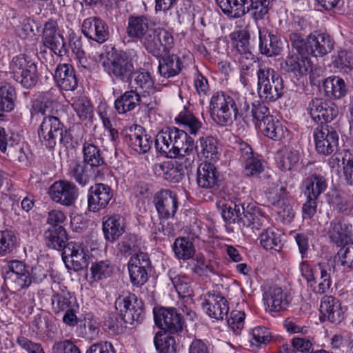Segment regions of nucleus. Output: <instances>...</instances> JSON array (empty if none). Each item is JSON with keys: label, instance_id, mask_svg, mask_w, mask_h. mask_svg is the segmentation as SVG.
Returning <instances> with one entry per match:
<instances>
[{"label": "nucleus", "instance_id": "f257e3e1", "mask_svg": "<svg viewBox=\"0 0 353 353\" xmlns=\"http://www.w3.org/2000/svg\"><path fill=\"white\" fill-rule=\"evenodd\" d=\"M250 101L246 94L239 92L214 93L210 99L209 112L212 120L221 126L229 125L238 119L249 115Z\"/></svg>", "mask_w": 353, "mask_h": 353}, {"label": "nucleus", "instance_id": "f03ea898", "mask_svg": "<svg viewBox=\"0 0 353 353\" xmlns=\"http://www.w3.org/2000/svg\"><path fill=\"white\" fill-rule=\"evenodd\" d=\"M221 215L228 223L237 224L243 235L247 237H252L267 221L261 209L254 203L245 206V203L238 198L223 204Z\"/></svg>", "mask_w": 353, "mask_h": 353}, {"label": "nucleus", "instance_id": "7ed1b4c3", "mask_svg": "<svg viewBox=\"0 0 353 353\" xmlns=\"http://www.w3.org/2000/svg\"><path fill=\"white\" fill-rule=\"evenodd\" d=\"M4 268L5 282L15 290L28 288L32 283H41L47 275L41 265L30 267L19 260L8 261Z\"/></svg>", "mask_w": 353, "mask_h": 353}, {"label": "nucleus", "instance_id": "20e7f679", "mask_svg": "<svg viewBox=\"0 0 353 353\" xmlns=\"http://www.w3.org/2000/svg\"><path fill=\"white\" fill-rule=\"evenodd\" d=\"M256 73L257 92L261 99L266 102H274L283 95V78L274 69L265 65H259Z\"/></svg>", "mask_w": 353, "mask_h": 353}, {"label": "nucleus", "instance_id": "39448f33", "mask_svg": "<svg viewBox=\"0 0 353 353\" xmlns=\"http://www.w3.org/2000/svg\"><path fill=\"white\" fill-rule=\"evenodd\" d=\"M104 70L112 78L131 83L134 74L132 57L127 52L112 48L102 62Z\"/></svg>", "mask_w": 353, "mask_h": 353}, {"label": "nucleus", "instance_id": "423d86ee", "mask_svg": "<svg viewBox=\"0 0 353 353\" xmlns=\"http://www.w3.org/2000/svg\"><path fill=\"white\" fill-rule=\"evenodd\" d=\"M42 143L50 150L54 149L57 141L67 146L72 141V135L55 114L44 116L38 130Z\"/></svg>", "mask_w": 353, "mask_h": 353}, {"label": "nucleus", "instance_id": "0eeeda50", "mask_svg": "<svg viewBox=\"0 0 353 353\" xmlns=\"http://www.w3.org/2000/svg\"><path fill=\"white\" fill-rule=\"evenodd\" d=\"M11 77L26 88L36 85L39 73L36 63L25 54L14 57L9 65Z\"/></svg>", "mask_w": 353, "mask_h": 353}, {"label": "nucleus", "instance_id": "6e6552de", "mask_svg": "<svg viewBox=\"0 0 353 353\" xmlns=\"http://www.w3.org/2000/svg\"><path fill=\"white\" fill-rule=\"evenodd\" d=\"M114 304L125 323L140 324L144 320V304L134 294H123L116 299Z\"/></svg>", "mask_w": 353, "mask_h": 353}, {"label": "nucleus", "instance_id": "1a4fd4ad", "mask_svg": "<svg viewBox=\"0 0 353 353\" xmlns=\"http://www.w3.org/2000/svg\"><path fill=\"white\" fill-rule=\"evenodd\" d=\"M153 314L155 325L165 332L178 333L185 326L182 314L175 307H154Z\"/></svg>", "mask_w": 353, "mask_h": 353}, {"label": "nucleus", "instance_id": "9d476101", "mask_svg": "<svg viewBox=\"0 0 353 353\" xmlns=\"http://www.w3.org/2000/svg\"><path fill=\"white\" fill-rule=\"evenodd\" d=\"M306 111L314 122L321 124L331 122L339 114L338 107L334 102L321 98L310 100Z\"/></svg>", "mask_w": 353, "mask_h": 353}, {"label": "nucleus", "instance_id": "9b49d317", "mask_svg": "<svg viewBox=\"0 0 353 353\" xmlns=\"http://www.w3.org/2000/svg\"><path fill=\"white\" fill-rule=\"evenodd\" d=\"M128 268L132 285L141 287L148 281L151 271L148 254L145 252L134 254L128 263Z\"/></svg>", "mask_w": 353, "mask_h": 353}, {"label": "nucleus", "instance_id": "f8f14e48", "mask_svg": "<svg viewBox=\"0 0 353 353\" xmlns=\"http://www.w3.org/2000/svg\"><path fill=\"white\" fill-rule=\"evenodd\" d=\"M52 200L66 207L74 205L79 197V188L72 181L59 180L55 181L49 189Z\"/></svg>", "mask_w": 353, "mask_h": 353}, {"label": "nucleus", "instance_id": "ddd939ff", "mask_svg": "<svg viewBox=\"0 0 353 353\" xmlns=\"http://www.w3.org/2000/svg\"><path fill=\"white\" fill-rule=\"evenodd\" d=\"M316 150L319 154L327 156L336 148L339 136L331 126L324 124L318 126L314 131Z\"/></svg>", "mask_w": 353, "mask_h": 353}, {"label": "nucleus", "instance_id": "4468645a", "mask_svg": "<svg viewBox=\"0 0 353 353\" xmlns=\"http://www.w3.org/2000/svg\"><path fill=\"white\" fill-rule=\"evenodd\" d=\"M202 307L211 318L216 320L227 319L229 305L227 299L219 292L210 291L204 295Z\"/></svg>", "mask_w": 353, "mask_h": 353}, {"label": "nucleus", "instance_id": "2eb2a0df", "mask_svg": "<svg viewBox=\"0 0 353 353\" xmlns=\"http://www.w3.org/2000/svg\"><path fill=\"white\" fill-rule=\"evenodd\" d=\"M153 203L159 218L166 220L174 216L179 207L176 193L168 189L158 191L154 196Z\"/></svg>", "mask_w": 353, "mask_h": 353}, {"label": "nucleus", "instance_id": "dca6fc26", "mask_svg": "<svg viewBox=\"0 0 353 353\" xmlns=\"http://www.w3.org/2000/svg\"><path fill=\"white\" fill-rule=\"evenodd\" d=\"M42 42L44 48H48L52 52L63 57L68 53V48L63 37L57 32V23L52 21L46 23Z\"/></svg>", "mask_w": 353, "mask_h": 353}, {"label": "nucleus", "instance_id": "f3484780", "mask_svg": "<svg viewBox=\"0 0 353 353\" xmlns=\"http://www.w3.org/2000/svg\"><path fill=\"white\" fill-rule=\"evenodd\" d=\"M113 196L111 188L104 183H95L89 188L88 208L90 212H97L104 209Z\"/></svg>", "mask_w": 353, "mask_h": 353}, {"label": "nucleus", "instance_id": "a211bd4d", "mask_svg": "<svg viewBox=\"0 0 353 353\" xmlns=\"http://www.w3.org/2000/svg\"><path fill=\"white\" fill-rule=\"evenodd\" d=\"M82 32L88 39L99 43L105 42L110 36L108 25L103 20L97 17H90L83 21Z\"/></svg>", "mask_w": 353, "mask_h": 353}, {"label": "nucleus", "instance_id": "6ab92c4d", "mask_svg": "<svg viewBox=\"0 0 353 353\" xmlns=\"http://www.w3.org/2000/svg\"><path fill=\"white\" fill-rule=\"evenodd\" d=\"M334 44L335 42L330 34L314 31L308 35V56L322 57L334 50Z\"/></svg>", "mask_w": 353, "mask_h": 353}, {"label": "nucleus", "instance_id": "aec40b11", "mask_svg": "<svg viewBox=\"0 0 353 353\" xmlns=\"http://www.w3.org/2000/svg\"><path fill=\"white\" fill-rule=\"evenodd\" d=\"M88 252L82 243L71 241L63 248L62 258L68 268V263H70L74 271L78 272L87 265Z\"/></svg>", "mask_w": 353, "mask_h": 353}, {"label": "nucleus", "instance_id": "412c9836", "mask_svg": "<svg viewBox=\"0 0 353 353\" xmlns=\"http://www.w3.org/2000/svg\"><path fill=\"white\" fill-rule=\"evenodd\" d=\"M319 312L321 321L327 320L338 324L344 319V312L340 301L331 295H325L321 298Z\"/></svg>", "mask_w": 353, "mask_h": 353}, {"label": "nucleus", "instance_id": "4be33fe9", "mask_svg": "<svg viewBox=\"0 0 353 353\" xmlns=\"http://www.w3.org/2000/svg\"><path fill=\"white\" fill-rule=\"evenodd\" d=\"M263 300L266 309L271 312H281L288 309L290 305L288 295L283 290L274 285L263 294Z\"/></svg>", "mask_w": 353, "mask_h": 353}, {"label": "nucleus", "instance_id": "5701e85b", "mask_svg": "<svg viewBox=\"0 0 353 353\" xmlns=\"http://www.w3.org/2000/svg\"><path fill=\"white\" fill-rule=\"evenodd\" d=\"M102 230L104 239L110 243H114L125 232V219L119 214L105 216L102 220Z\"/></svg>", "mask_w": 353, "mask_h": 353}, {"label": "nucleus", "instance_id": "b1692460", "mask_svg": "<svg viewBox=\"0 0 353 353\" xmlns=\"http://www.w3.org/2000/svg\"><path fill=\"white\" fill-rule=\"evenodd\" d=\"M220 174L216 166L210 162L204 161L197 168L196 182L203 189H214L219 185Z\"/></svg>", "mask_w": 353, "mask_h": 353}, {"label": "nucleus", "instance_id": "393cba45", "mask_svg": "<svg viewBox=\"0 0 353 353\" xmlns=\"http://www.w3.org/2000/svg\"><path fill=\"white\" fill-rule=\"evenodd\" d=\"M259 50L261 54L267 57L279 54L282 50V41L276 35L268 28H263L259 30Z\"/></svg>", "mask_w": 353, "mask_h": 353}, {"label": "nucleus", "instance_id": "a878e982", "mask_svg": "<svg viewBox=\"0 0 353 353\" xmlns=\"http://www.w3.org/2000/svg\"><path fill=\"white\" fill-rule=\"evenodd\" d=\"M54 79L60 89L73 91L78 85L73 67L67 63L59 64L53 74Z\"/></svg>", "mask_w": 353, "mask_h": 353}, {"label": "nucleus", "instance_id": "bb28decb", "mask_svg": "<svg viewBox=\"0 0 353 353\" xmlns=\"http://www.w3.org/2000/svg\"><path fill=\"white\" fill-rule=\"evenodd\" d=\"M292 28L288 31V37L292 48L301 56H308V35L305 38V35L299 32L303 30V21H294L292 23Z\"/></svg>", "mask_w": 353, "mask_h": 353}, {"label": "nucleus", "instance_id": "cd10ccee", "mask_svg": "<svg viewBox=\"0 0 353 353\" xmlns=\"http://www.w3.org/2000/svg\"><path fill=\"white\" fill-rule=\"evenodd\" d=\"M153 171L157 176L172 183H179L183 177L181 165H174L170 161L155 163L153 166Z\"/></svg>", "mask_w": 353, "mask_h": 353}, {"label": "nucleus", "instance_id": "c85d7f7f", "mask_svg": "<svg viewBox=\"0 0 353 353\" xmlns=\"http://www.w3.org/2000/svg\"><path fill=\"white\" fill-rule=\"evenodd\" d=\"M301 154L292 148H285L277 153L276 165L283 172H293L297 170Z\"/></svg>", "mask_w": 353, "mask_h": 353}, {"label": "nucleus", "instance_id": "c756f323", "mask_svg": "<svg viewBox=\"0 0 353 353\" xmlns=\"http://www.w3.org/2000/svg\"><path fill=\"white\" fill-rule=\"evenodd\" d=\"M311 64L308 56L299 57L294 54L287 57L282 68L288 72H292L295 77H301L311 69Z\"/></svg>", "mask_w": 353, "mask_h": 353}, {"label": "nucleus", "instance_id": "7c9ffc66", "mask_svg": "<svg viewBox=\"0 0 353 353\" xmlns=\"http://www.w3.org/2000/svg\"><path fill=\"white\" fill-rule=\"evenodd\" d=\"M158 71L161 77L170 78L178 75L183 68V63L176 54L159 57Z\"/></svg>", "mask_w": 353, "mask_h": 353}, {"label": "nucleus", "instance_id": "2f4dec72", "mask_svg": "<svg viewBox=\"0 0 353 353\" xmlns=\"http://www.w3.org/2000/svg\"><path fill=\"white\" fill-rule=\"evenodd\" d=\"M44 238L48 248L57 250H63L68 240L67 232L61 225L50 227L45 232Z\"/></svg>", "mask_w": 353, "mask_h": 353}, {"label": "nucleus", "instance_id": "473e14b6", "mask_svg": "<svg viewBox=\"0 0 353 353\" xmlns=\"http://www.w3.org/2000/svg\"><path fill=\"white\" fill-rule=\"evenodd\" d=\"M351 228L352 225L334 220L330 223L327 233L332 242L337 246H343L347 244L351 236Z\"/></svg>", "mask_w": 353, "mask_h": 353}, {"label": "nucleus", "instance_id": "72a5a7b5", "mask_svg": "<svg viewBox=\"0 0 353 353\" xmlns=\"http://www.w3.org/2000/svg\"><path fill=\"white\" fill-rule=\"evenodd\" d=\"M326 188L327 181L325 177L321 174H314L303 180L302 192L305 196L319 199Z\"/></svg>", "mask_w": 353, "mask_h": 353}, {"label": "nucleus", "instance_id": "f704fd0d", "mask_svg": "<svg viewBox=\"0 0 353 353\" xmlns=\"http://www.w3.org/2000/svg\"><path fill=\"white\" fill-rule=\"evenodd\" d=\"M61 94L58 88H51L49 90L41 94V103L38 112L43 116L55 114L57 112V107L59 106L58 100Z\"/></svg>", "mask_w": 353, "mask_h": 353}, {"label": "nucleus", "instance_id": "c9c22d12", "mask_svg": "<svg viewBox=\"0 0 353 353\" xmlns=\"http://www.w3.org/2000/svg\"><path fill=\"white\" fill-rule=\"evenodd\" d=\"M245 4L243 5L241 13L237 17L241 18L250 11L252 12V18L255 21L262 20L268 13L270 8V3L273 0H245Z\"/></svg>", "mask_w": 353, "mask_h": 353}, {"label": "nucleus", "instance_id": "e433bc0d", "mask_svg": "<svg viewBox=\"0 0 353 353\" xmlns=\"http://www.w3.org/2000/svg\"><path fill=\"white\" fill-rule=\"evenodd\" d=\"M147 15H131L128 18L127 33L130 38L141 39L150 30Z\"/></svg>", "mask_w": 353, "mask_h": 353}, {"label": "nucleus", "instance_id": "4c0bfd02", "mask_svg": "<svg viewBox=\"0 0 353 353\" xmlns=\"http://www.w3.org/2000/svg\"><path fill=\"white\" fill-rule=\"evenodd\" d=\"M83 161L92 168H102L105 166V160L100 148L91 141H85L82 148Z\"/></svg>", "mask_w": 353, "mask_h": 353}, {"label": "nucleus", "instance_id": "58836bf2", "mask_svg": "<svg viewBox=\"0 0 353 353\" xmlns=\"http://www.w3.org/2000/svg\"><path fill=\"white\" fill-rule=\"evenodd\" d=\"M135 130L134 132L128 135V143L136 152L140 154L146 153L150 150L152 144L151 137L145 134L143 128L140 126L137 127Z\"/></svg>", "mask_w": 353, "mask_h": 353}, {"label": "nucleus", "instance_id": "ea45409f", "mask_svg": "<svg viewBox=\"0 0 353 353\" xmlns=\"http://www.w3.org/2000/svg\"><path fill=\"white\" fill-rule=\"evenodd\" d=\"M196 151L210 161L219 159L218 141L212 136L201 137L196 141Z\"/></svg>", "mask_w": 353, "mask_h": 353}, {"label": "nucleus", "instance_id": "a19ab883", "mask_svg": "<svg viewBox=\"0 0 353 353\" xmlns=\"http://www.w3.org/2000/svg\"><path fill=\"white\" fill-rule=\"evenodd\" d=\"M67 174L71 180L74 181L81 187L87 185L91 178L90 169L81 161L71 163Z\"/></svg>", "mask_w": 353, "mask_h": 353}, {"label": "nucleus", "instance_id": "79ce46f5", "mask_svg": "<svg viewBox=\"0 0 353 353\" xmlns=\"http://www.w3.org/2000/svg\"><path fill=\"white\" fill-rule=\"evenodd\" d=\"M172 248L175 257L179 261H186L190 260L196 254V249L193 242L186 237L176 238Z\"/></svg>", "mask_w": 353, "mask_h": 353}, {"label": "nucleus", "instance_id": "37998d69", "mask_svg": "<svg viewBox=\"0 0 353 353\" xmlns=\"http://www.w3.org/2000/svg\"><path fill=\"white\" fill-rule=\"evenodd\" d=\"M139 93L136 90L125 91L120 96H117L114 101V108L119 114H125L133 110L138 106Z\"/></svg>", "mask_w": 353, "mask_h": 353}, {"label": "nucleus", "instance_id": "c03bdc74", "mask_svg": "<svg viewBox=\"0 0 353 353\" xmlns=\"http://www.w3.org/2000/svg\"><path fill=\"white\" fill-rule=\"evenodd\" d=\"M325 94L336 99L343 97L347 92L346 85L343 79L339 77H330L325 79L323 84Z\"/></svg>", "mask_w": 353, "mask_h": 353}, {"label": "nucleus", "instance_id": "a18cd8bd", "mask_svg": "<svg viewBox=\"0 0 353 353\" xmlns=\"http://www.w3.org/2000/svg\"><path fill=\"white\" fill-rule=\"evenodd\" d=\"M191 271L199 276L208 277L210 274H216V271L211 260L207 259L203 254H195L191 259Z\"/></svg>", "mask_w": 353, "mask_h": 353}, {"label": "nucleus", "instance_id": "49530a36", "mask_svg": "<svg viewBox=\"0 0 353 353\" xmlns=\"http://www.w3.org/2000/svg\"><path fill=\"white\" fill-rule=\"evenodd\" d=\"M242 165L245 176L248 177H259L264 181V183H269L271 174L268 172H264L263 163L258 157H255Z\"/></svg>", "mask_w": 353, "mask_h": 353}, {"label": "nucleus", "instance_id": "de8ad7c7", "mask_svg": "<svg viewBox=\"0 0 353 353\" xmlns=\"http://www.w3.org/2000/svg\"><path fill=\"white\" fill-rule=\"evenodd\" d=\"M17 93L14 87L10 83H0V111L11 112L15 106Z\"/></svg>", "mask_w": 353, "mask_h": 353}, {"label": "nucleus", "instance_id": "09e8293b", "mask_svg": "<svg viewBox=\"0 0 353 353\" xmlns=\"http://www.w3.org/2000/svg\"><path fill=\"white\" fill-rule=\"evenodd\" d=\"M260 243L266 250L279 252L283 247L281 234L278 230L268 228L261 234Z\"/></svg>", "mask_w": 353, "mask_h": 353}, {"label": "nucleus", "instance_id": "8fccbe9b", "mask_svg": "<svg viewBox=\"0 0 353 353\" xmlns=\"http://www.w3.org/2000/svg\"><path fill=\"white\" fill-rule=\"evenodd\" d=\"M176 122L182 124L186 130L192 135L199 134L203 125L198 118H196L191 112L184 109L176 118Z\"/></svg>", "mask_w": 353, "mask_h": 353}, {"label": "nucleus", "instance_id": "3c124183", "mask_svg": "<svg viewBox=\"0 0 353 353\" xmlns=\"http://www.w3.org/2000/svg\"><path fill=\"white\" fill-rule=\"evenodd\" d=\"M134 83L132 88L137 92L139 90L143 93H151L154 90V80L150 72L144 70L136 71L134 70Z\"/></svg>", "mask_w": 353, "mask_h": 353}, {"label": "nucleus", "instance_id": "603ef678", "mask_svg": "<svg viewBox=\"0 0 353 353\" xmlns=\"http://www.w3.org/2000/svg\"><path fill=\"white\" fill-rule=\"evenodd\" d=\"M161 34L157 32V28H151L148 32L141 39V43L148 52L152 54L153 56L159 57H161V44L159 42V37ZM163 37V34H161Z\"/></svg>", "mask_w": 353, "mask_h": 353}, {"label": "nucleus", "instance_id": "864d4df0", "mask_svg": "<svg viewBox=\"0 0 353 353\" xmlns=\"http://www.w3.org/2000/svg\"><path fill=\"white\" fill-rule=\"evenodd\" d=\"M90 271L93 281H99L112 276L114 265L108 259L96 261L92 263Z\"/></svg>", "mask_w": 353, "mask_h": 353}, {"label": "nucleus", "instance_id": "5fc2aeb1", "mask_svg": "<svg viewBox=\"0 0 353 353\" xmlns=\"http://www.w3.org/2000/svg\"><path fill=\"white\" fill-rule=\"evenodd\" d=\"M154 344L158 353H176L178 345L175 338L163 334L159 331L154 337Z\"/></svg>", "mask_w": 353, "mask_h": 353}, {"label": "nucleus", "instance_id": "6e6d98bb", "mask_svg": "<svg viewBox=\"0 0 353 353\" xmlns=\"http://www.w3.org/2000/svg\"><path fill=\"white\" fill-rule=\"evenodd\" d=\"M27 148L23 142L17 141L14 136H10L9 145L6 152L12 161L26 163L28 161Z\"/></svg>", "mask_w": 353, "mask_h": 353}, {"label": "nucleus", "instance_id": "4d7b16f0", "mask_svg": "<svg viewBox=\"0 0 353 353\" xmlns=\"http://www.w3.org/2000/svg\"><path fill=\"white\" fill-rule=\"evenodd\" d=\"M259 127L265 137L272 140L279 141L283 137L282 125L278 121H274L272 116L266 119Z\"/></svg>", "mask_w": 353, "mask_h": 353}, {"label": "nucleus", "instance_id": "13d9d810", "mask_svg": "<svg viewBox=\"0 0 353 353\" xmlns=\"http://www.w3.org/2000/svg\"><path fill=\"white\" fill-rule=\"evenodd\" d=\"M141 240L134 234H129L117 244L119 252L125 256L134 255L141 252Z\"/></svg>", "mask_w": 353, "mask_h": 353}, {"label": "nucleus", "instance_id": "bf43d9fd", "mask_svg": "<svg viewBox=\"0 0 353 353\" xmlns=\"http://www.w3.org/2000/svg\"><path fill=\"white\" fill-rule=\"evenodd\" d=\"M170 279L171 280L174 288L178 294L182 296H189L192 293L191 280L184 274L174 275V272L171 271L168 273Z\"/></svg>", "mask_w": 353, "mask_h": 353}, {"label": "nucleus", "instance_id": "052dcab7", "mask_svg": "<svg viewBox=\"0 0 353 353\" xmlns=\"http://www.w3.org/2000/svg\"><path fill=\"white\" fill-rule=\"evenodd\" d=\"M17 246V236L10 230H0V256H6L13 252Z\"/></svg>", "mask_w": 353, "mask_h": 353}, {"label": "nucleus", "instance_id": "680f3d73", "mask_svg": "<svg viewBox=\"0 0 353 353\" xmlns=\"http://www.w3.org/2000/svg\"><path fill=\"white\" fill-rule=\"evenodd\" d=\"M71 101V105L80 119L85 120L92 112L90 102L85 96L74 97Z\"/></svg>", "mask_w": 353, "mask_h": 353}, {"label": "nucleus", "instance_id": "e2e57ef3", "mask_svg": "<svg viewBox=\"0 0 353 353\" xmlns=\"http://www.w3.org/2000/svg\"><path fill=\"white\" fill-rule=\"evenodd\" d=\"M221 11L225 15L234 19H239L237 14L241 13L245 0H216Z\"/></svg>", "mask_w": 353, "mask_h": 353}, {"label": "nucleus", "instance_id": "0e129e2a", "mask_svg": "<svg viewBox=\"0 0 353 353\" xmlns=\"http://www.w3.org/2000/svg\"><path fill=\"white\" fill-rule=\"evenodd\" d=\"M166 132L168 140L169 141L170 146L172 150V154L174 151L179 150V146L182 145L184 141H186V137L188 134L187 132L180 130L177 128H167L164 130Z\"/></svg>", "mask_w": 353, "mask_h": 353}, {"label": "nucleus", "instance_id": "69168bd1", "mask_svg": "<svg viewBox=\"0 0 353 353\" xmlns=\"http://www.w3.org/2000/svg\"><path fill=\"white\" fill-rule=\"evenodd\" d=\"M251 104V103L250 102ZM249 115L247 117H252V121L256 125H261L266 121V119L271 117L269 108L263 103L256 101L252 103L251 110H249Z\"/></svg>", "mask_w": 353, "mask_h": 353}, {"label": "nucleus", "instance_id": "338daca9", "mask_svg": "<svg viewBox=\"0 0 353 353\" xmlns=\"http://www.w3.org/2000/svg\"><path fill=\"white\" fill-rule=\"evenodd\" d=\"M250 340L252 346L260 347L261 345H267L272 339V334L269 329L265 327H256L251 332Z\"/></svg>", "mask_w": 353, "mask_h": 353}, {"label": "nucleus", "instance_id": "774afa93", "mask_svg": "<svg viewBox=\"0 0 353 353\" xmlns=\"http://www.w3.org/2000/svg\"><path fill=\"white\" fill-rule=\"evenodd\" d=\"M341 155L344 179L348 185L353 186V154L344 150Z\"/></svg>", "mask_w": 353, "mask_h": 353}]
</instances>
